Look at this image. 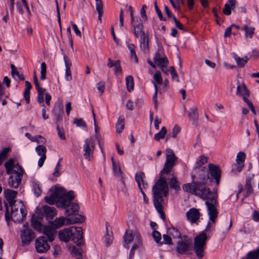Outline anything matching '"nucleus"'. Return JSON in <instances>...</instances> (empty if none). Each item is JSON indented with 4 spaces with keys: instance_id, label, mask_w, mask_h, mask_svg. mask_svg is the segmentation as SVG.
I'll return each mask as SVG.
<instances>
[{
    "instance_id": "7",
    "label": "nucleus",
    "mask_w": 259,
    "mask_h": 259,
    "mask_svg": "<svg viewBox=\"0 0 259 259\" xmlns=\"http://www.w3.org/2000/svg\"><path fill=\"white\" fill-rule=\"evenodd\" d=\"M201 181L203 182V184H202L201 187H200L201 189L200 191L202 194L198 195V196L202 199L206 200L205 205H206L207 208L210 210V213H212L214 211V206H218L219 205L217 200V193L215 191L211 192L210 189L206 187L205 183L208 180H206L205 181H203L202 180Z\"/></svg>"
},
{
    "instance_id": "17",
    "label": "nucleus",
    "mask_w": 259,
    "mask_h": 259,
    "mask_svg": "<svg viewBox=\"0 0 259 259\" xmlns=\"http://www.w3.org/2000/svg\"><path fill=\"white\" fill-rule=\"evenodd\" d=\"M34 233L28 228V224L26 223L23 225V229L21 231V238L22 243L24 245L29 244L34 238Z\"/></svg>"
},
{
    "instance_id": "45",
    "label": "nucleus",
    "mask_w": 259,
    "mask_h": 259,
    "mask_svg": "<svg viewBox=\"0 0 259 259\" xmlns=\"http://www.w3.org/2000/svg\"><path fill=\"white\" fill-rule=\"evenodd\" d=\"M259 257V249L250 251L247 255V259H258Z\"/></svg>"
},
{
    "instance_id": "50",
    "label": "nucleus",
    "mask_w": 259,
    "mask_h": 259,
    "mask_svg": "<svg viewBox=\"0 0 259 259\" xmlns=\"http://www.w3.org/2000/svg\"><path fill=\"white\" fill-rule=\"evenodd\" d=\"M74 123L77 126L86 127V123L82 118H76L74 120Z\"/></svg>"
},
{
    "instance_id": "19",
    "label": "nucleus",
    "mask_w": 259,
    "mask_h": 259,
    "mask_svg": "<svg viewBox=\"0 0 259 259\" xmlns=\"http://www.w3.org/2000/svg\"><path fill=\"white\" fill-rule=\"evenodd\" d=\"M132 238L133 240H135V242L133 245L131 249V258H132V253L135 250L140 248L142 245V240L139 233L137 232L134 233H131V242H132Z\"/></svg>"
},
{
    "instance_id": "20",
    "label": "nucleus",
    "mask_w": 259,
    "mask_h": 259,
    "mask_svg": "<svg viewBox=\"0 0 259 259\" xmlns=\"http://www.w3.org/2000/svg\"><path fill=\"white\" fill-rule=\"evenodd\" d=\"M35 151L37 154L40 156L38 161V165L39 167H41L46 159V148L42 145H38L35 147Z\"/></svg>"
},
{
    "instance_id": "16",
    "label": "nucleus",
    "mask_w": 259,
    "mask_h": 259,
    "mask_svg": "<svg viewBox=\"0 0 259 259\" xmlns=\"http://www.w3.org/2000/svg\"><path fill=\"white\" fill-rule=\"evenodd\" d=\"M202 184H203V182L202 181L201 182L196 181L191 184H186L183 186V189L186 192L198 196V195L202 194L200 191Z\"/></svg>"
},
{
    "instance_id": "44",
    "label": "nucleus",
    "mask_w": 259,
    "mask_h": 259,
    "mask_svg": "<svg viewBox=\"0 0 259 259\" xmlns=\"http://www.w3.org/2000/svg\"><path fill=\"white\" fill-rule=\"evenodd\" d=\"M245 158V154L243 152H239L236 157V162L237 164H243Z\"/></svg>"
},
{
    "instance_id": "49",
    "label": "nucleus",
    "mask_w": 259,
    "mask_h": 259,
    "mask_svg": "<svg viewBox=\"0 0 259 259\" xmlns=\"http://www.w3.org/2000/svg\"><path fill=\"white\" fill-rule=\"evenodd\" d=\"M31 139V141L37 142L38 143L44 144L46 142V140L42 138L41 136L38 135L33 137Z\"/></svg>"
},
{
    "instance_id": "60",
    "label": "nucleus",
    "mask_w": 259,
    "mask_h": 259,
    "mask_svg": "<svg viewBox=\"0 0 259 259\" xmlns=\"http://www.w3.org/2000/svg\"><path fill=\"white\" fill-rule=\"evenodd\" d=\"M113 240V236L111 235L107 234V235L105 237V242L106 244V245L109 246L111 245V244Z\"/></svg>"
},
{
    "instance_id": "10",
    "label": "nucleus",
    "mask_w": 259,
    "mask_h": 259,
    "mask_svg": "<svg viewBox=\"0 0 259 259\" xmlns=\"http://www.w3.org/2000/svg\"><path fill=\"white\" fill-rule=\"evenodd\" d=\"M133 27L135 36L137 38H140L141 49L143 52H146L149 50V36L148 34H146L143 30L144 26L143 23L134 24Z\"/></svg>"
},
{
    "instance_id": "21",
    "label": "nucleus",
    "mask_w": 259,
    "mask_h": 259,
    "mask_svg": "<svg viewBox=\"0 0 259 259\" xmlns=\"http://www.w3.org/2000/svg\"><path fill=\"white\" fill-rule=\"evenodd\" d=\"M187 219L192 223H196L200 217L199 210L195 208H192L186 213Z\"/></svg>"
},
{
    "instance_id": "52",
    "label": "nucleus",
    "mask_w": 259,
    "mask_h": 259,
    "mask_svg": "<svg viewBox=\"0 0 259 259\" xmlns=\"http://www.w3.org/2000/svg\"><path fill=\"white\" fill-rule=\"evenodd\" d=\"M113 167V170L114 173V175L117 177H122V173L121 171L120 167L115 164V167Z\"/></svg>"
},
{
    "instance_id": "32",
    "label": "nucleus",
    "mask_w": 259,
    "mask_h": 259,
    "mask_svg": "<svg viewBox=\"0 0 259 259\" xmlns=\"http://www.w3.org/2000/svg\"><path fill=\"white\" fill-rule=\"evenodd\" d=\"M245 190V194L244 195V197H248L252 193L253 191V189L251 185V180L250 178H247L246 180Z\"/></svg>"
},
{
    "instance_id": "46",
    "label": "nucleus",
    "mask_w": 259,
    "mask_h": 259,
    "mask_svg": "<svg viewBox=\"0 0 259 259\" xmlns=\"http://www.w3.org/2000/svg\"><path fill=\"white\" fill-rule=\"evenodd\" d=\"M131 20L132 21V25H134V24H138L140 23H143V20L141 19L139 17H134L133 15L132 8L131 7Z\"/></svg>"
},
{
    "instance_id": "26",
    "label": "nucleus",
    "mask_w": 259,
    "mask_h": 259,
    "mask_svg": "<svg viewBox=\"0 0 259 259\" xmlns=\"http://www.w3.org/2000/svg\"><path fill=\"white\" fill-rule=\"evenodd\" d=\"M241 29L245 32V37L246 39H252L254 34L255 28L251 26H248L247 25H244Z\"/></svg>"
},
{
    "instance_id": "34",
    "label": "nucleus",
    "mask_w": 259,
    "mask_h": 259,
    "mask_svg": "<svg viewBox=\"0 0 259 259\" xmlns=\"http://www.w3.org/2000/svg\"><path fill=\"white\" fill-rule=\"evenodd\" d=\"M169 185L171 189H175L176 191H178L180 189L178 179L174 176H172V177L170 180Z\"/></svg>"
},
{
    "instance_id": "47",
    "label": "nucleus",
    "mask_w": 259,
    "mask_h": 259,
    "mask_svg": "<svg viewBox=\"0 0 259 259\" xmlns=\"http://www.w3.org/2000/svg\"><path fill=\"white\" fill-rule=\"evenodd\" d=\"M41 70H40V79L45 80L46 78V72L47 67L45 62H42L41 64Z\"/></svg>"
},
{
    "instance_id": "62",
    "label": "nucleus",
    "mask_w": 259,
    "mask_h": 259,
    "mask_svg": "<svg viewBox=\"0 0 259 259\" xmlns=\"http://www.w3.org/2000/svg\"><path fill=\"white\" fill-rule=\"evenodd\" d=\"M180 132V127L178 125H175L174 126L173 128H172V137L174 138H175L177 137V134Z\"/></svg>"
},
{
    "instance_id": "15",
    "label": "nucleus",
    "mask_w": 259,
    "mask_h": 259,
    "mask_svg": "<svg viewBox=\"0 0 259 259\" xmlns=\"http://www.w3.org/2000/svg\"><path fill=\"white\" fill-rule=\"evenodd\" d=\"M6 211L5 213V219L8 223L12 219L15 223H19L22 221L26 215V212L23 207L20 208V212H13L11 214V217L9 214L8 206L6 204Z\"/></svg>"
},
{
    "instance_id": "1",
    "label": "nucleus",
    "mask_w": 259,
    "mask_h": 259,
    "mask_svg": "<svg viewBox=\"0 0 259 259\" xmlns=\"http://www.w3.org/2000/svg\"><path fill=\"white\" fill-rule=\"evenodd\" d=\"M217 206H214V211L210 212V210L207 208V214L209 216V222H208L206 227L204 231L196 236L194 239V250L196 256L199 258H202L204 255V247L207 237L206 232L209 233L212 230L211 227L215 223V219L218 218L219 212L217 208Z\"/></svg>"
},
{
    "instance_id": "53",
    "label": "nucleus",
    "mask_w": 259,
    "mask_h": 259,
    "mask_svg": "<svg viewBox=\"0 0 259 259\" xmlns=\"http://www.w3.org/2000/svg\"><path fill=\"white\" fill-rule=\"evenodd\" d=\"M170 73L171 75V77L173 79H175L177 82H179V79L178 74L175 71V68L173 66L170 67Z\"/></svg>"
},
{
    "instance_id": "64",
    "label": "nucleus",
    "mask_w": 259,
    "mask_h": 259,
    "mask_svg": "<svg viewBox=\"0 0 259 259\" xmlns=\"http://www.w3.org/2000/svg\"><path fill=\"white\" fill-rule=\"evenodd\" d=\"M234 167V168H232V171L235 173H239L241 171L242 168L243 167V164H236Z\"/></svg>"
},
{
    "instance_id": "43",
    "label": "nucleus",
    "mask_w": 259,
    "mask_h": 259,
    "mask_svg": "<svg viewBox=\"0 0 259 259\" xmlns=\"http://www.w3.org/2000/svg\"><path fill=\"white\" fill-rule=\"evenodd\" d=\"M130 235L128 234V231L126 230L123 236V246L124 248L128 249L130 247Z\"/></svg>"
},
{
    "instance_id": "54",
    "label": "nucleus",
    "mask_w": 259,
    "mask_h": 259,
    "mask_svg": "<svg viewBox=\"0 0 259 259\" xmlns=\"http://www.w3.org/2000/svg\"><path fill=\"white\" fill-rule=\"evenodd\" d=\"M152 236L155 242L159 243L161 238L160 233L157 231H154L153 232Z\"/></svg>"
},
{
    "instance_id": "51",
    "label": "nucleus",
    "mask_w": 259,
    "mask_h": 259,
    "mask_svg": "<svg viewBox=\"0 0 259 259\" xmlns=\"http://www.w3.org/2000/svg\"><path fill=\"white\" fill-rule=\"evenodd\" d=\"M105 86V82L103 81H100L97 84V89L100 93L101 95H102L104 92Z\"/></svg>"
},
{
    "instance_id": "9",
    "label": "nucleus",
    "mask_w": 259,
    "mask_h": 259,
    "mask_svg": "<svg viewBox=\"0 0 259 259\" xmlns=\"http://www.w3.org/2000/svg\"><path fill=\"white\" fill-rule=\"evenodd\" d=\"M65 224L66 225V219L63 217H59L50 222L49 225L44 228V234L48 236L50 242L54 240L56 229L62 227Z\"/></svg>"
},
{
    "instance_id": "41",
    "label": "nucleus",
    "mask_w": 259,
    "mask_h": 259,
    "mask_svg": "<svg viewBox=\"0 0 259 259\" xmlns=\"http://www.w3.org/2000/svg\"><path fill=\"white\" fill-rule=\"evenodd\" d=\"M10 151L9 148H5L0 152V165L3 164V161L6 159L8 153Z\"/></svg>"
},
{
    "instance_id": "5",
    "label": "nucleus",
    "mask_w": 259,
    "mask_h": 259,
    "mask_svg": "<svg viewBox=\"0 0 259 259\" xmlns=\"http://www.w3.org/2000/svg\"><path fill=\"white\" fill-rule=\"evenodd\" d=\"M58 235L62 241L67 242L71 240L78 246L83 242L82 229L79 227L71 226L64 229L59 232Z\"/></svg>"
},
{
    "instance_id": "6",
    "label": "nucleus",
    "mask_w": 259,
    "mask_h": 259,
    "mask_svg": "<svg viewBox=\"0 0 259 259\" xmlns=\"http://www.w3.org/2000/svg\"><path fill=\"white\" fill-rule=\"evenodd\" d=\"M73 199L67 198L68 204L64 206H60V207L65 209V213L66 215V225H70L76 223H80L84 221V217L81 215L77 214L79 207L78 204L71 202Z\"/></svg>"
},
{
    "instance_id": "28",
    "label": "nucleus",
    "mask_w": 259,
    "mask_h": 259,
    "mask_svg": "<svg viewBox=\"0 0 259 259\" xmlns=\"http://www.w3.org/2000/svg\"><path fill=\"white\" fill-rule=\"evenodd\" d=\"M63 113V106L60 104L58 108H55L53 111V115L57 121H60L62 119V114Z\"/></svg>"
},
{
    "instance_id": "22",
    "label": "nucleus",
    "mask_w": 259,
    "mask_h": 259,
    "mask_svg": "<svg viewBox=\"0 0 259 259\" xmlns=\"http://www.w3.org/2000/svg\"><path fill=\"white\" fill-rule=\"evenodd\" d=\"M44 213L47 220H52L56 215V210L54 207L44 205L42 207Z\"/></svg>"
},
{
    "instance_id": "63",
    "label": "nucleus",
    "mask_w": 259,
    "mask_h": 259,
    "mask_svg": "<svg viewBox=\"0 0 259 259\" xmlns=\"http://www.w3.org/2000/svg\"><path fill=\"white\" fill-rule=\"evenodd\" d=\"M163 242L164 243L171 245L172 244L171 238L167 235H163Z\"/></svg>"
},
{
    "instance_id": "56",
    "label": "nucleus",
    "mask_w": 259,
    "mask_h": 259,
    "mask_svg": "<svg viewBox=\"0 0 259 259\" xmlns=\"http://www.w3.org/2000/svg\"><path fill=\"white\" fill-rule=\"evenodd\" d=\"M63 58L65 63V69H70L72 65L71 61L66 55H64Z\"/></svg>"
},
{
    "instance_id": "13",
    "label": "nucleus",
    "mask_w": 259,
    "mask_h": 259,
    "mask_svg": "<svg viewBox=\"0 0 259 259\" xmlns=\"http://www.w3.org/2000/svg\"><path fill=\"white\" fill-rule=\"evenodd\" d=\"M48 240L49 241L47 236H40L36 239L35 248L37 253H46L50 249V245L49 244Z\"/></svg>"
},
{
    "instance_id": "23",
    "label": "nucleus",
    "mask_w": 259,
    "mask_h": 259,
    "mask_svg": "<svg viewBox=\"0 0 259 259\" xmlns=\"http://www.w3.org/2000/svg\"><path fill=\"white\" fill-rule=\"evenodd\" d=\"M237 4L236 0H228V2L225 5L224 8L223 9V13L227 16L230 15L231 14V10L234 11Z\"/></svg>"
},
{
    "instance_id": "58",
    "label": "nucleus",
    "mask_w": 259,
    "mask_h": 259,
    "mask_svg": "<svg viewBox=\"0 0 259 259\" xmlns=\"http://www.w3.org/2000/svg\"><path fill=\"white\" fill-rule=\"evenodd\" d=\"M57 130L58 134L59 136L60 139L62 140H65L66 139V137L65 136L64 130L60 128L59 126H57Z\"/></svg>"
},
{
    "instance_id": "27",
    "label": "nucleus",
    "mask_w": 259,
    "mask_h": 259,
    "mask_svg": "<svg viewBox=\"0 0 259 259\" xmlns=\"http://www.w3.org/2000/svg\"><path fill=\"white\" fill-rule=\"evenodd\" d=\"M32 186L34 195L36 197L39 196L42 193L41 187L39 182L35 179H33L32 180Z\"/></svg>"
},
{
    "instance_id": "55",
    "label": "nucleus",
    "mask_w": 259,
    "mask_h": 259,
    "mask_svg": "<svg viewBox=\"0 0 259 259\" xmlns=\"http://www.w3.org/2000/svg\"><path fill=\"white\" fill-rule=\"evenodd\" d=\"M114 67V73L115 75H118L121 72V68L120 65V62L119 61H116V64Z\"/></svg>"
},
{
    "instance_id": "36",
    "label": "nucleus",
    "mask_w": 259,
    "mask_h": 259,
    "mask_svg": "<svg viewBox=\"0 0 259 259\" xmlns=\"http://www.w3.org/2000/svg\"><path fill=\"white\" fill-rule=\"evenodd\" d=\"M190 118L195 121L198 118V109L196 107L190 109L189 112Z\"/></svg>"
},
{
    "instance_id": "4",
    "label": "nucleus",
    "mask_w": 259,
    "mask_h": 259,
    "mask_svg": "<svg viewBox=\"0 0 259 259\" xmlns=\"http://www.w3.org/2000/svg\"><path fill=\"white\" fill-rule=\"evenodd\" d=\"M67 198L74 199V196L73 192L71 191L69 192H66L63 188H52L49 190V194L45 197L46 202L50 205L54 204L58 200L56 205L58 207L64 206L68 204L66 200Z\"/></svg>"
},
{
    "instance_id": "30",
    "label": "nucleus",
    "mask_w": 259,
    "mask_h": 259,
    "mask_svg": "<svg viewBox=\"0 0 259 259\" xmlns=\"http://www.w3.org/2000/svg\"><path fill=\"white\" fill-rule=\"evenodd\" d=\"M232 55L239 67H243L248 60L247 57H245V58H241L234 53L232 54Z\"/></svg>"
},
{
    "instance_id": "48",
    "label": "nucleus",
    "mask_w": 259,
    "mask_h": 259,
    "mask_svg": "<svg viewBox=\"0 0 259 259\" xmlns=\"http://www.w3.org/2000/svg\"><path fill=\"white\" fill-rule=\"evenodd\" d=\"M163 49L162 47H159L157 52L155 54V57L154 58V61H156L157 60L161 59L163 58Z\"/></svg>"
},
{
    "instance_id": "33",
    "label": "nucleus",
    "mask_w": 259,
    "mask_h": 259,
    "mask_svg": "<svg viewBox=\"0 0 259 259\" xmlns=\"http://www.w3.org/2000/svg\"><path fill=\"white\" fill-rule=\"evenodd\" d=\"M145 176L144 172L142 171L137 172L135 175V180L138 184L139 189H141V183L143 182Z\"/></svg>"
},
{
    "instance_id": "40",
    "label": "nucleus",
    "mask_w": 259,
    "mask_h": 259,
    "mask_svg": "<svg viewBox=\"0 0 259 259\" xmlns=\"http://www.w3.org/2000/svg\"><path fill=\"white\" fill-rule=\"evenodd\" d=\"M124 126V119H121V117H119L117 123L116 125V132L118 134H120L122 130L123 129Z\"/></svg>"
},
{
    "instance_id": "39",
    "label": "nucleus",
    "mask_w": 259,
    "mask_h": 259,
    "mask_svg": "<svg viewBox=\"0 0 259 259\" xmlns=\"http://www.w3.org/2000/svg\"><path fill=\"white\" fill-rule=\"evenodd\" d=\"M135 46L131 44V60H133L136 64L138 63V58L134 50Z\"/></svg>"
},
{
    "instance_id": "18",
    "label": "nucleus",
    "mask_w": 259,
    "mask_h": 259,
    "mask_svg": "<svg viewBox=\"0 0 259 259\" xmlns=\"http://www.w3.org/2000/svg\"><path fill=\"white\" fill-rule=\"evenodd\" d=\"M208 171L210 175L215 180L217 185L218 186L220 184V180L221 178V169L218 166L215 165L213 164H209L208 165Z\"/></svg>"
},
{
    "instance_id": "2",
    "label": "nucleus",
    "mask_w": 259,
    "mask_h": 259,
    "mask_svg": "<svg viewBox=\"0 0 259 259\" xmlns=\"http://www.w3.org/2000/svg\"><path fill=\"white\" fill-rule=\"evenodd\" d=\"M7 175H11L8 179V184L10 187L16 189L19 187L21 184L24 174V170L18 164H15L14 160L13 158L10 159L5 163Z\"/></svg>"
},
{
    "instance_id": "14",
    "label": "nucleus",
    "mask_w": 259,
    "mask_h": 259,
    "mask_svg": "<svg viewBox=\"0 0 259 259\" xmlns=\"http://www.w3.org/2000/svg\"><path fill=\"white\" fill-rule=\"evenodd\" d=\"M95 146V141L93 137L85 140L83 149L84 152L83 156L87 160L89 161L91 160L93 156Z\"/></svg>"
},
{
    "instance_id": "25",
    "label": "nucleus",
    "mask_w": 259,
    "mask_h": 259,
    "mask_svg": "<svg viewBox=\"0 0 259 259\" xmlns=\"http://www.w3.org/2000/svg\"><path fill=\"white\" fill-rule=\"evenodd\" d=\"M236 94L243 98L249 96V91L244 83L237 84Z\"/></svg>"
},
{
    "instance_id": "37",
    "label": "nucleus",
    "mask_w": 259,
    "mask_h": 259,
    "mask_svg": "<svg viewBox=\"0 0 259 259\" xmlns=\"http://www.w3.org/2000/svg\"><path fill=\"white\" fill-rule=\"evenodd\" d=\"M31 226L36 230L39 231L43 230L44 233V228L46 226H44L40 222L33 220L31 221Z\"/></svg>"
},
{
    "instance_id": "29",
    "label": "nucleus",
    "mask_w": 259,
    "mask_h": 259,
    "mask_svg": "<svg viewBox=\"0 0 259 259\" xmlns=\"http://www.w3.org/2000/svg\"><path fill=\"white\" fill-rule=\"evenodd\" d=\"M25 83L26 88L25 89L23 96L26 103L29 104L30 102V92L32 88V85L28 81H26Z\"/></svg>"
},
{
    "instance_id": "57",
    "label": "nucleus",
    "mask_w": 259,
    "mask_h": 259,
    "mask_svg": "<svg viewBox=\"0 0 259 259\" xmlns=\"http://www.w3.org/2000/svg\"><path fill=\"white\" fill-rule=\"evenodd\" d=\"M154 78L158 84H162V79L160 72H157L154 75Z\"/></svg>"
},
{
    "instance_id": "31",
    "label": "nucleus",
    "mask_w": 259,
    "mask_h": 259,
    "mask_svg": "<svg viewBox=\"0 0 259 259\" xmlns=\"http://www.w3.org/2000/svg\"><path fill=\"white\" fill-rule=\"evenodd\" d=\"M69 251L71 254L77 257H81L82 250L79 247H76L74 245L69 247Z\"/></svg>"
},
{
    "instance_id": "35",
    "label": "nucleus",
    "mask_w": 259,
    "mask_h": 259,
    "mask_svg": "<svg viewBox=\"0 0 259 259\" xmlns=\"http://www.w3.org/2000/svg\"><path fill=\"white\" fill-rule=\"evenodd\" d=\"M166 133V128L165 126H163L160 131L155 135L154 138L156 141H159L160 139H162L165 137Z\"/></svg>"
},
{
    "instance_id": "12",
    "label": "nucleus",
    "mask_w": 259,
    "mask_h": 259,
    "mask_svg": "<svg viewBox=\"0 0 259 259\" xmlns=\"http://www.w3.org/2000/svg\"><path fill=\"white\" fill-rule=\"evenodd\" d=\"M193 248L192 240L186 237L180 238L177 244V251L179 254H189Z\"/></svg>"
},
{
    "instance_id": "59",
    "label": "nucleus",
    "mask_w": 259,
    "mask_h": 259,
    "mask_svg": "<svg viewBox=\"0 0 259 259\" xmlns=\"http://www.w3.org/2000/svg\"><path fill=\"white\" fill-rule=\"evenodd\" d=\"M147 8V6L146 5H143L140 10V14L141 17L142 18L144 21H145L147 19V17L146 14L145 9Z\"/></svg>"
},
{
    "instance_id": "24",
    "label": "nucleus",
    "mask_w": 259,
    "mask_h": 259,
    "mask_svg": "<svg viewBox=\"0 0 259 259\" xmlns=\"http://www.w3.org/2000/svg\"><path fill=\"white\" fill-rule=\"evenodd\" d=\"M4 194L9 205H12V204L16 203V200L15 199L17 194V191L9 189H6L4 190Z\"/></svg>"
},
{
    "instance_id": "8",
    "label": "nucleus",
    "mask_w": 259,
    "mask_h": 259,
    "mask_svg": "<svg viewBox=\"0 0 259 259\" xmlns=\"http://www.w3.org/2000/svg\"><path fill=\"white\" fill-rule=\"evenodd\" d=\"M207 157L204 155H201L197 158L194 168V174L192 176L193 180L199 179L205 181L209 179L206 168L205 167H201L207 162Z\"/></svg>"
},
{
    "instance_id": "11",
    "label": "nucleus",
    "mask_w": 259,
    "mask_h": 259,
    "mask_svg": "<svg viewBox=\"0 0 259 259\" xmlns=\"http://www.w3.org/2000/svg\"><path fill=\"white\" fill-rule=\"evenodd\" d=\"M178 158L171 149L166 150V160L161 174H168L176 165Z\"/></svg>"
},
{
    "instance_id": "3",
    "label": "nucleus",
    "mask_w": 259,
    "mask_h": 259,
    "mask_svg": "<svg viewBox=\"0 0 259 259\" xmlns=\"http://www.w3.org/2000/svg\"><path fill=\"white\" fill-rule=\"evenodd\" d=\"M164 174L160 173V177L152 188L154 204L155 208L161 210V203H163V196L166 197L168 194V185Z\"/></svg>"
},
{
    "instance_id": "38",
    "label": "nucleus",
    "mask_w": 259,
    "mask_h": 259,
    "mask_svg": "<svg viewBox=\"0 0 259 259\" xmlns=\"http://www.w3.org/2000/svg\"><path fill=\"white\" fill-rule=\"evenodd\" d=\"M168 233L171 235L174 238H179L180 239V238H181V234L180 233V232H179V231L174 228V227H171V228H170L169 229H168Z\"/></svg>"
},
{
    "instance_id": "42",
    "label": "nucleus",
    "mask_w": 259,
    "mask_h": 259,
    "mask_svg": "<svg viewBox=\"0 0 259 259\" xmlns=\"http://www.w3.org/2000/svg\"><path fill=\"white\" fill-rule=\"evenodd\" d=\"M159 68L162 67H166L168 62V59L166 57H163L161 59H160L155 62Z\"/></svg>"
},
{
    "instance_id": "61",
    "label": "nucleus",
    "mask_w": 259,
    "mask_h": 259,
    "mask_svg": "<svg viewBox=\"0 0 259 259\" xmlns=\"http://www.w3.org/2000/svg\"><path fill=\"white\" fill-rule=\"evenodd\" d=\"M65 78L67 81H70L72 79V75L70 69H65Z\"/></svg>"
}]
</instances>
